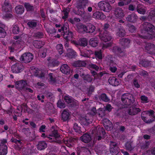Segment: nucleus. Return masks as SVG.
<instances>
[{
  "instance_id": "f257e3e1",
  "label": "nucleus",
  "mask_w": 155,
  "mask_h": 155,
  "mask_svg": "<svg viewBox=\"0 0 155 155\" xmlns=\"http://www.w3.org/2000/svg\"><path fill=\"white\" fill-rule=\"evenodd\" d=\"M15 40L13 42L11 47H9V50L11 52H14L19 48H22L25 45L24 38L22 36L19 37L15 36L14 37Z\"/></svg>"
},
{
  "instance_id": "f03ea898",
  "label": "nucleus",
  "mask_w": 155,
  "mask_h": 155,
  "mask_svg": "<svg viewBox=\"0 0 155 155\" xmlns=\"http://www.w3.org/2000/svg\"><path fill=\"white\" fill-rule=\"evenodd\" d=\"M143 120L146 123H150L155 120V117L153 110L144 111L141 114Z\"/></svg>"
},
{
  "instance_id": "7ed1b4c3",
  "label": "nucleus",
  "mask_w": 155,
  "mask_h": 155,
  "mask_svg": "<svg viewBox=\"0 0 155 155\" xmlns=\"http://www.w3.org/2000/svg\"><path fill=\"white\" fill-rule=\"evenodd\" d=\"M58 31L59 32L62 31V33L63 34L61 35L63 36L64 38L66 40L68 41H71L72 43L78 45L76 43V41H74L72 39V32L68 31V29L67 28L63 26L62 27L61 29H59Z\"/></svg>"
},
{
  "instance_id": "20e7f679",
  "label": "nucleus",
  "mask_w": 155,
  "mask_h": 155,
  "mask_svg": "<svg viewBox=\"0 0 155 155\" xmlns=\"http://www.w3.org/2000/svg\"><path fill=\"white\" fill-rule=\"evenodd\" d=\"M77 30L79 32L85 31L86 32L92 33L95 30V27L91 24H88L87 26L79 24L77 26Z\"/></svg>"
},
{
  "instance_id": "39448f33",
  "label": "nucleus",
  "mask_w": 155,
  "mask_h": 155,
  "mask_svg": "<svg viewBox=\"0 0 155 155\" xmlns=\"http://www.w3.org/2000/svg\"><path fill=\"white\" fill-rule=\"evenodd\" d=\"M122 101L123 103L124 104L122 108H125L127 106L130 105L133 103L134 100L132 95L129 93L124 94L122 97Z\"/></svg>"
},
{
  "instance_id": "423d86ee",
  "label": "nucleus",
  "mask_w": 155,
  "mask_h": 155,
  "mask_svg": "<svg viewBox=\"0 0 155 155\" xmlns=\"http://www.w3.org/2000/svg\"><path fill=\"white\" fill-rule=\"evenodd\" d=\"M100 37L101 39L104 41L106 44H103L102 45V48L104 49L110 46L111 43H107V41H109L111 40L112 38L110 34L107 31H105L103 34H100Z\"/></svg>"
},
{
  "instance_id": "0eeeda50",
  "label": "nucleus",
  "mask_w": 155,
  "mask_h": 155,
  "mask_svg": "<svg viewBox=\"0 0 155 155\" xmlns=\"http://www.w3.org/2000/svg\"><path fill=\"white\" fill-rule=\"evenodd\" d=\"M145 29L146 30L145 33L148 35L144 36L143 38H151L154 36V34L152 35L153 30L154 29V27L151 24L148 23H145L143 25Z\"/></svg>"
},
{
  "instance_id": "6e6552de",
  "label": "nucleus",
  "mask_w": 155,
  "mask_h": 155,
  "mask_svg": "<svg viewBox=\"0 0 155 155\" xmlns=\"http://www.w3.org/2000/svg\"><path fill=\"white\" fill-rule=\"evenodd\" d=\"M87 2V0H80L77 2V7L78 9L77 14L81 15L84 13V8Z\"/></svg>"
},
{
  "instance_id": "1a4fd4ad",
  "label": "nucleus",
  "mask_w": 155,
  "mask_h": 155,
  "mask_svg": "<svg viewBox=\"0 0 155 155\" xmlns=\"http://www.w3.org/2000/svg\"><path fill=\"white\" fill-rule=\"evenodd\" d=\"M16 87L19 89H24L30 92H32L33 91L31 89L26 87L27 85V83L26 81H18L15 84Z\"/></svg>"
},
{
  "instance_id": "9d476101",
  "label": "nucleus",
  "mask_w": 155,
  "mask_h": 155,
  "mask_svg": "<svg viewBox=\"0 0 155 155\" xmlns=\"http://www.w3.org/2000/svg\"><path fill=\"white\" fill-rule=\"evenodd\" d=\"M33 56L30 53H25L23 54L20 58V61L25 63L30 62L32 60Z\"/></svg>"
},
{
  "instance_id": "9b49d317",
  "label": "nucleus",
  "mask_w": 155,
  "mask_h": 155,
  "mask_svg": "<svg viewBox=\"0 0 155 155\" xmlns=\"http://www.w3.org/2000/svg\"><path fill=\"white\" fill-rule=\"evenodd\" d=\"M99 7L103 11L106 12H109L111 9V7L110 5L105 1L100 2L98 4Z\"/></svg>"
},
{
  "instance_id": "f8f14e48",
  "label": "nucleus",
  "mask_w": 155,
  "mask_h": 155,
  "mask_svg": "<svg viewBox=\"0 0 155 155\" xmlns=\"http://www.w3.org/2000/svg\"><path fill=\"white\" fill-rule=\"evenodd\" d=\"M23 68V66L21 64L17 63L12 66V70L13 72L18 73L22 71Z\"/></svg>"
},
{
  "instance_id": "ddd939ff",
  "label": "nucleus",
  "mask_w": 155,
  "mask_h": 155,
  "mask_svg": "<svg viewBox=\"0 0 155 155\" xmlns=\"http://www.w3.org/2000/svg\"><path fill=\"white\" fill-rule=\"evenodd\" d=\"M50 137H48L49 139V141L50 142H55L58 143L61 142V138L58 133H56L52 135H50Z\"/></svg>"
},
{
  "instance_id": "4468645a",
  "label": "nucleus",
  "mask_w": 155,
  "mask_h": 155,
  "mask_svg": "<svg viewBox=\"0 0 155 155\" xmlns=\"http://www.w3.org/2000/svg\"><path fill=\"white\" fill-rule=\"evenodd\" d=\"M103 124L107 130H110L112 128V124L108 119H104L103 120Z\"/></svg>"
},
{
  "instance_id": "2eb2a0df",
  "label": "nucleus",
  "mask_w": 155,
  "mask_h": 155,
  "mask_svg": "<svg viewBox=\"0 0 155 155\" xmlns=\"http://www.w3.org/2000/svg\"><path fill=\"white\" fill-rule=\"evenodd\" d=\"M120 81L114 77L110 78L108 79V82L110 84L114 86H117L120 83Z\"/></svg>"
},
{
  "instance_id": "dca6fc26",
  "label": "nucleus",
  "mask_w": 155,
  "mask_h": 155,
  "mask_svg": "<svg viewBox=\"0 0 155 155\" xmlns=\"http://www.w3.org/2000/svg\"><path fill=\"white\" fill-rule=\"evenodd\" d=\"M2 10L4 12L10 11L11 10V7L8 0H6L2 5Z\"/></svg>"
},
{
  "instance_id": "f3484780",
  "label": "nucleus",
  "mask_w": 155,
  "mask_h": 155,
  "mask_svg": "<svg viewBox=\"0 0 155 155\" xmlns=\"http://www.w3.org/2000/svg\"><path fill=\"white\" fill-rule=\"evenodd\" d=\"M116 143L114 142H111L110 146V153L112 155H117L118 153V152L117 149H116L117 147L116 146Z\"/></svg>"
},
{
  "instance_id": "a211bd4d",
  "label": "nucleus",
  "mask_w": 155,
  "mask_h": 155,
  "mask_svg": "<svg viewBox=\"0 0 155 155\" xmlns=\"http://www.w3.org/2000/svg\"><path fill=\"white\" fill-rule=\"evenodd\" d=\"M97 128H96V130ZM95 133V137L97 138L98 140L101 139V135H104L105 132L104 129L102 128H100L99 129V132H96V130H95L92 132L93 134H94Z\"/></svg>"
},
{
  "instance_id": "6ab92c4d",
  "label": "nucleus",
  "mask_w": 155,
  "mask_h": 155,
  "mask_svg": "<svg viewBox=\"0 0 155 155\" xmlns=\"http://www.w3.org/2000/svg\"><path fill=\"white\" fill-rule=\"evenodd\" d=\"M33 71L34 72V74L36 76H38L40 77H43L44 76L43 73L44 74L47 73V71H42L41 70H39L38 68H35L33 70Z\"/></svg>"
},
{
  "instance_id": "aec40b11",
  "label": "nucleus",
  "mask_w": 155,
  "mask_h": 155,
  "mask_svg": "<svg viewBox=\"0 0 155 155\" xmlns=\"http://www.w3.org/2000/svg\"><path fill=\"white\" fill-rule=\"evenodd\" d=\"M146 49L149 53L155 54V46L153 44H147L146 46Z\"/></svg>"
},
{
  "instance_id": "412c9836",
  "label": "nucleus",
  "mask_w": 155,
  "mask_h": 155,
  "mask_svg": "<svg viewBox=\"0 0 155 155\" xmlns=\"http://www.w3.org/2000/svg\"><path fill=\"white\" fill-rule=\"evenodd\" d=\"M93 17L98 19H104L106 18V16L102 12H99L94 13L93 14Z\"/></svg>"
},
{
  "instance_id": "4be33fe9",
  "label": "nucleus",
  "mask_w": 155,
  "mask_h": 155,
  "mask_svg": "<svg viewBox=\"0 0 155 155\" xmlns=\"http://www.w3.org/2000/svg\"><path fill=\"white\" fill-rule=\"evenodd\" d=\"M60 70L62 73L68 74L70 72V68L67 64L62 65L60 68Z\"/></svg>"
},
{
  "instance_id": "5701e85b",
  "label": "nucleus",
  "mask_w": 155,
  "mask_h": 155,
  "mask_svg": "<svg viewBox=\"0 0 155 155\" xmlns=\"http://www.w3.org/2000/svg\"><path fill=\"white\" fill-rule=\"evenodd\" d=\"M7 153V147L6 146L2 144H0V155H6Z\"/></svg>"
},
{
  "instance_id": "b1692460",
  "label": "nucleus",
  "mask_w": 155,
  "mask_h": 155,
  "mask_svg": "<svg viewBox=\"0 0 155 155\" xmlns=\"http://www.w3.org/2000/svg\"><path fill=\"white\" fill-rule=\"evenodd\" d=\"M140 111V110L139 108L131 107H130V109L129 110L128 113L130 115H133L137 114L138 112Z\"/></svg>"
},
{
  "instance_id": "393cba45",
  "label": "nucleus",
  "mask_w": 155,
  "mask_h": 155,
  "mask_svg": "<svg viewBox=\"0 0 155 155\" xmlns=\"http://www.w3.org/2000/svg\"><path fill=\"white\" fill-rule=\"evenodd\" d=\"M80 139L83 142L87 143L90 141L91 140V138L89 134H84L81 137Z\"/></svg>"
},
{
  "instance_id": "a878e982",
  "label": "nucleus",
  "mask_w": 155,
  "mask_h": 155,
  "mask_svg": "<svg viewBox=\"0 0 155 155\" xmlns=\"http://www.w3.org/2000/svg\"><path fill=\"white\" fill-rule=\"evenodd\" d=\"M47 63L48 64V66H57L58 64V62L57 60H53L51 58H49L47 60Z\"/></svg>"
},
{
  "instance_id": "bb28decb",
  "label": "nucleus",
  "mask_w": 155,
  "mask_h": 155,
  "mask_svg": "<svg viewBox=\"0 0 155 155\" xmlns=\"http://www.w3.org/2000/svg\"><path fill=\"white\" fill-rule=\"evenodd\" d=\"M115 16L118 18H120L124 16V14L123 10L120 9H117L115 12Z\"/></svg>"
},
{
  "instance_id": "cd10ccee",
  "label": "nucleus",
  "mask_w": 155,
  "mask_h": 155,
  "mask_svg": "<svg viewBox=\"0 0 155 155\" xmlns=\"http://www.w3.org/2000/svg\"><path fill=\"white\" fill-rule=\"evenodd\" d=\"M70 114L67 110L63 111L62 114V118L64 121L67 120L69 118Z\"/></svg>"
},
{
  "instance_id": "c85d7f7f",
  "label": "nucleus",
  "mask_w": 155,
  "mask_h": 155,
  "mask_svg": "<svg viewBox=\"0 0 155 155\" xmlns=\"http://www.w3.org/2000/svg\"><path fill=\"white\" fill-rule=\"evenodd\" d=\"M44 42L40 41H35L33 42L34 46L36 48H39L44 45Z\"/></svg>"
},
{
  "instance_id": "c756f323",
  "label": "nucleus",
  "mask_w": 155,
  "mask_h": 155,
  "mask_svg": "<svg viewBox=\"0 0 155 155\" xmlns=\"http://www.w3.org/2000/svg\"><path fill=\"white\" fill-rule=\"evenodd\" d=\"M88 67L89 68L91 71V74L93 75H95L96 74V73L94 71H92L91 69H93L97 71L98 69L99 68L96 65L92 64H89Z\"/></svg>"
},
{
  "instance_id": "7c9ffc66",
  "label": "nucleus",
  "mask_w": 155,
  "mask_h": 155,
  "mask_svg": "<svg viewBox=\"0 0 155 155\" xmlns=\"http://www.w3.org/2000/svg\"><path fill=\"white\" fill-rule=\"evenodd\" d=\"M89 44L93 47H96L98 44L97 38H91L89 41Z\"/></svg>"
},
{
  "instance_id": "2f4dec72",
  "label": "nucleus",
  "mask_w": 155,
  "mask_h": 155,
  "mask_svg": "<svg viewBox=\"0 0 155 155\" xmlns=\"http://www.w3.org/2000/svg\"><path fill=\"white\" fill-rule=\"evenodd\" d=\"M86 65L85 62L81 61H77L74 62L73 64V66L75 67L84 66Z\"/></svg>"
},
{
  "instance_id": "473e14b6",
  "label": "nucleus",
  "mask_w": 155,
  "mask_h": 155,
  "mask_svg": "<svg viewBox=\"0 0 155 155\" xmlns=\"http://www.w3.org/2000/svg\"><path fill=\"white\" fill-rule=\"evenodd\" d=\"M15 11L17 14H21L24 12V9L23 6H18L16 7Z\"/></svg>"
},
{
  "instance_id": "72a5a7b5",
  "label": "nucleus",
  "mask_w": 155,
  "mask_h": 155,
  "mask_svg": "<svg viewBox=\"0 0 155 155\" xmlns=\"http://www.w3.org/2000/svg\"><path fill=\"white\" fill-rule=\"evenodd\" d=\"M137 11L139 13L144 14L145 12L146 8L142 5H139L138 7Z\"/></svg>"
},
{
  "instance_id": "f704fd0d",
  "label": "nucleus",
  "mask_w": 155,
  "mask_h": 155,
  "mask_svg": "<svg viewBox=\"0 0 155 155\" xmlns=\"http://www.w3.org/2000/svg\"><path fill=\"white\" fill-rule=\"evenodd\" d=\"M47 146V144L45 142H41L39 143L37 148L39 150H41L45 149Z\"/></svg>"
},
{
  "instance_id": "c9c22d12",
  "label": "nucleus",
  "mask_w": 155,
  "mask_h": 155,
  "mask_svg": "<svg viewBox=\"0 0 155 155\" xmlns=\"http://www.w3.org/2000/svg\"><path fill=\"white\" fill-rule=\"evenodd\" d=\"M68 54H67L66 56L68 57L69 58H72L75 56L76 55V52L72 49L70 48L68 50Z\"/></svg>"
},
{
  "instance_id": "e433bc0d",
  "label": "nucleus",
  "mask_w": 155,
  "mask_h": 155,
  "mask_svg": "<svg viewBox=\"0 0 155 155\" xmlns=\"http://www.w3.org/2000/svg\"><path fill=\"white\" fill-rule=\"evenodd\" d=\"M80 41L81 42V43H78L76 41V43L78 44V45L76 44L75 45H79L84 46H85L87 45V41L86 39L85 38H83L81 39L80 40Z\"/></svg>"
},
{
  "instance_id": "4c0bfd02",
  "label": "nucleus",
  "mask_w": 155,
  "mask_h": 155,
  "mask_svg": "<svg viewBox=\"0 0 155 155\" xmlns=\"http://www.w3.org/2000/svg\"><path fill=\"white\" fill-rule=\"evenodd\" d=\"M137 17V16L135 15L132 14L130 15H129L126 19L128 21L133 22L135 21Z\"/></svg>"
},
{
  "instance_id": "58836bf2",
  "label": "nucleus",
  "mask_w": 155,
  "mask_h": 155,
  "mask_svg": "<svg viewBox=\"0 0 155 155\" xmlns=\"http://www.w3.org/2000/svg\"><path fill=\"white\" fill-rule=\"evenodd\" d=\"M116 31L117 35L122 36L124 35L125 32L123 29H116Z\"/></svg>"
},
{
  "instance_id": "ea45409f",
  "label": "nucleus",
  "mask_w": 155,
  "mask_h": 155,
  "mask_svg": "<svg viewBox=\"0 0 155 155\" xmlns=\"http://www.w3.org/2000/svg\"><path fill=\"white\" fill-rule=\"evenodd\" d=\"M56 49L58 51L59 53L60 54H62L63 53V46L61 44L58 45L56 47Z\"/></svg>"
},
{
  "instance_id": "a19ab883",
  "label": "nucleus",
  "mask_w": 155,
  "mask_h": 155,
  "mask_svg": "<svg viewBox=\"0 0 155 155\" xmlns=\"http://www.w3.org/2000/svg\"><path fill=\"white\" fill-rule=\"evenodd\" d=\"M6 35L5 29L3 28L0 27V38H4Z\"/></svg>"
},
{
  "instance_id": "79ce46f5",
  "label": "nucleus",
  "mask_w": 155,
  "mask_h": 155,
  "mask_svg": "<svg viewBox=\"0 0 155 155\" xmlns=\"http://www.w3.org/2000/svg\"><path fill=\"white\" fill-rule=\"evenodd\" d=\"M95 55L97 60L101 59L102 58V55L101 51H96L95 53Z\"/></svg>"
},
{
  "instance_id": "37998d69",
  "label": "nucleus",
  "mask_w": 155,
  "mask_h": 155,
  "mask_svg": "<svg viewBox=\"0 0 155 155\" xmlns=\"http://www.w3.org/2000/svg\"><path fill=\"white\" fill-rule=\"evenodd\" d=\"M91 120H88L87 118L83 119L81 121V123L85 125H87L89 124L91 122Z\"/></svg>"
},
{
  "instance_id": "c03bdc74",
  "label": "nucleus",
  "mask_w": 155,
  "mask_h": 155,
  "mask_svg": "<svg viewBox=\"0 0 155 155\" xmlns=\"http://www.w3.org/2000/svg\"><path fill=\"white\" fill-rule=\"evenodd\" d=\"M12 31L13 33L17 34L19 32V28L17 25H15L12 28Z\"/></svg>"
},
{
  "instance_id": "a18cd8bd",
  "label": "nucleus",
  "mask_w": 155,
  "mask_h": 155,
  "mask_svg": "<svg viewBox=\"0 0 155 155\" xmlns=\"http://www.w3.org/2000/svg\"><path fill=\"white\" fill-rule=\"evenodd\" d=\"M64 100L68 104L71 103L73 100L72 98L69 96H65L64 97Z\"/></svg>"
},
{
  "instance_id": "49530a36",
  "label": "nucleus",
  "mask_w": 155,
  "mask_h": 155,
  "mask_svg": "<svg viewBox=\"0 0 155 155\" xmlns=\"http://www.w3.org/2000/svg\"><path fill=\"white\" fill-rule=\"evenodd\" d=\"M25 6L28 11H30L33 10V8L28 3H25Z\"/></svg>"
},
{
  "instance_id": "de8ad7c7",
  "label": "nucleus",
  "mask_w": 155,
  "mask_h": 155,
  "mask_svg": "<svg viewBox=\"0 0 155 155\" xmlns=\"http://www.w3.org/2000/svg\"><path fill=\"white\" fill-rule=\"evenodd\" d=\"M73 127L74 129L75 132L79 133H80L81 132L80 127L78 126L77 124H74Z\"/></svg>"
},
{
  "instance_id": "09e8293b",
  "label": "nucleus",
  "mask_w": 155,
  "mask_h": 155,
  "mask_svg": "<svg viewBox=\"0 0 155 155\" xmlns=\"http://www.w3.org/2000/svg\"><path fill=\"white\" fill-rule=\"evenodd\" d=\"M101 97V100L107 102L109 101L108 98L105 94H102Z\"/></svg>"
},
{
  "instance_id": "8fccbe9b",
  "label": "nucleus",
  "mask_w": 155,
  "mask_h": 155,
  "mask_svg": "<svg viewBox=\"0 0 155 155\" xmlns=\"http://www.w3.org/2000/svg\"><path fill=\"white\" fill-rule=\"evenodd\" d=\"M113 64V62H112V61H110V70L112 72L114 73L116 71L117 69L116 67L111 66Z\"/></svg>"
},
{
  "instance_id": "3c124183",
  "label": "nucleus",
  "mask_w": 155,
  "mask_h": 155,
  "mask_svg": "<svg viewBox=\"0 0 155 155\" xmlns=\"http://www.w3.org/2000/svg\"><path fill=\"white\" fill-rule=\"evenodd\" d=\"M140 99L142 103H146L148 101L147 97L145 96H141Z\"/></svg>"
},
{
  "instance_id": "603ef678",
  "label": "nucleus",
  "mask_w": 155,
  "mask_h": 155,
  "mask_svg": "<svg viewBox=\"0 0 155 155\" xmlns=\"http://www.w3.org/2000/svg\"><path fill=\"white\" fill-rule=\"evenodd\" d=\"M58 106L60 108H63L65 107L64 104L62 102L61 100H59L57 103Z\"/></svg>"
},
{
  "instance_id": "864d4df0",
  "label": "nucleus",
  "mask_w": 155,
  "mask_h": 155,
  "mask_svg": "<svg viewBox=\"0 0 155 155\" xmlns=\"http://www.w3.org/2000/svg\"><path fill=\"white\" fill-rule=\"evenodd\" d=\"M28 25L29 27L33 28L36 26V24L35 21H30L28 23Z\"/></svg>"
},
{
  "instance_id": "5fc2aeb1",
  "label": "nucleus",
  "mask_w": 155,
  "mask_h": 155,
  "mask_svg": "<svg viewBox=\"0 0 155 155\" xmlns=\"http://www.w3.org/2000/svg\"><path fill=\"white\" fill-rule=\"evenodd\" d=\"M12 17V15L11 14L9 13H7L5 14L4 16V18L6 20H8L11 18Z\"/></svg>"
},
{
  "instance_id": "6e6d98bb",
  "label": "nucleus",
  "mask_w": 155,
  "mask_h": 155,
  "mask_svg": "<svg viewBox=\"0 0 155 155\" xmlns=\"http://www.w3.org/2000/svg\"><path fill=\"white\" fill-rule=\"evenodd\" d=\"M63 12L64 15L62 18L63 19H65L68 17V12L65 9L63 10Z\"/></svg>"
},
{
  "instance_id": "4d7b16f0",
  "label": "nucleus",
  "mask_w": 155,
  "mask_h": 155,
  "mask_svg": "<svg viewBox=\"0 0 155 155\" xmlns=\"http://www.w3.org/2000/svg\"><path fill=\"white\" fill-rule=\"evenodd\" d=\"M49 77L50 78V79L49 80L50 83L51 84H54L55 82V81L54 79H52V74H50L49 75Z\"/></svg>"
},
{
  "instance_id": "13d9d810",
  "label": "nucleus",
  "mask_w": 155,
  "mask_h": 155,
  "mask_svg": "<svg viewBox=\"0 0 155 155\" xmlns=\"http://www.w3.org/2000/svg\"><path fill=\"white\" fill-rule=\"evenodd\" d=\"M98 112L99 113V115L101 117H102L104 114V112L101 108L99 109L98 110Z\"/></svg>"
},
{
  "instance_id": "bf43d9fd",
  "label": "nucleus",
  "mask_w": 155,
  "mask_h": 155,
  "mask_svg": "<svg viewBox=\"0 0 155 155\" xmlns=\"http://www.w3.org/2000/svg\"><path fill=\"white\" fill-rule=\"evenodd\" d=\"M121 41L124 42V44L125 45H127L130 42V40L127 39L123 38Z\"/></svg>"
},
{
  "instance_id": "052dcab7",
  "label": "nucleus",
  "mask_w": 155,
  "mask_h": 155,
  "mask_svg": "<svg viewBox=\"0 0 155 155\" xmlns=\"http://www.w3.org/2000/svg\"><path fill=\"white\" fill-rule=\"evenodd\" d=\"M84 80H87L88 82H90L92 80L90 76L89 75H85L84 77Z\"/></svg>"
},
{
  "instance_id": "680f3d73",
  "label": "nucleus",
  "mask_w": 155,
  "mask_h": 155,
  "mask_svg": "<svg viewBox=\"0 0 155 155\" xmlns=\"http://www.w3.org/2000/svg\"><path fill=\"white\" fill-rule=\"evenodd\" d=\"M125 147L128 150H130L132 149L131 145L130 143H126L125 145Z\"/></svg>"
},
{
  "instance_id": "e2e57ef3",
  "label": "nucleus",
  "mask_w": 155,
  "mask_h": 155,
  "mask_svg": "<svg viewBox=\"0 0 155 155\" xmlns=\"http://www.w3.org/2000/svg\"><path fill=\"white\" fill-rule=\"evenodd\" d=\"M80 20L79 18H75L73 20L71 21V22L72 24H75V22H79L80 21Z\"/></svg>"
},
{
  "instance_id": "0e129e2a",
  "label": "nucleus",
  "mask_w": 155,
  "mask_h": 155,
  "mask_svg": "<svg viewBox=\"0 0 155 155\" xmlns=\"http://www.w3.org/2000/svg\"><path fill=\"white\" fill-rule=\"evenodd\" d=\"M112 109V107L110 104H108L106 107V109L107 110L110 111Z\"/></svg>"
},
{
  "instance_id": "69168bd1",
  "label": "nucleus",
  "mask_w": 155,
  "mask_h": 155,
  "mask_svg": "<svg viewBox=\"0 0 155 155\" xmlns=\"http://www.w3.org/2000/svg\"><path fill=\"white\" fill-rule=\"evenodd\" d=\"M96 111V109L95 108L93 107L91 110V112L89 113L90 114L92 115H93L95 114Z\"/></svg>"
},
{
  "instance_id": "338daca9",
  "label": "nucleus",
  "mask_w": 155,
  "mask_h": 155,
  "mask_svg": "<svg viewBox=\"0 0 155 155\" xmlns=\"http://www.w3.org/2000/svg\"><path fill=\"white\" fill-rule=\"evenodd\" d=\"M155 17V11H152L150 12V15H149V17Z\"/></svg>"
},
{
  "instance_id": "774afa93",
  "label": "nucleus",
  "mask_w": 155,
  "mask_h": 155,
  "mask_svg": "<svg viewBox=\"0 0 155 155\" xmlns=\"http://www.w3.org/2000/svg\"><path fill=\"white\" fill-rule=\"evenodd\" d=\"M35 36L37 37L41 38L43 36V34L41 33L38 32L36 34Z\"/></svg>"
}]
</instances>
